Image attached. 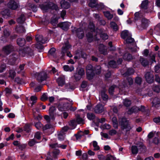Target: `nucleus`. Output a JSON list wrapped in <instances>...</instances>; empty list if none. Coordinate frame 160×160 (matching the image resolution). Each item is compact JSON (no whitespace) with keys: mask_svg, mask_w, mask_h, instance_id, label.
I'll return each instance as SVG.
<instances>
[{"mask_svg":"<svg viewBox=\"0 0 160 160\" xmlns=\"http://www.w3.org/2000/svg\"><path fill=\"white\" fill-rule=\"evenodd\" d=\"M123 87H119V88H117L116 85L111 86L109 89V92L111 95H113V92L115 90H119V92L121 94H125V92H126V90L128 89V86L127 84H125L123 85Z\"/></svg>","mask_w":160,"mask_h":160,"instance_id":"3","label":"nucleus"},{"mask_svg":"<svg viewBox=\"0 0 160 160\" xmlns=\"http://www.w3.org/2000/svg\"><path fill=\"white\" fill-rule=\"evenodd\" d=\"M83 135V133L82 132H80L77 134L75 135V137L77 140L80 139L82 136Z\"/></svg>","mask_w":160,"mask_h":160,"instance_id":"55","label":"nucleus"},{"mask_svg":"<svg viewBox=\"0 0 160 160\" xmlns=\"http://www.w3.org/2000/svg\"><path fill=\"white\" fill-rule=\"evenodd\" d=\"M149 24L148 20L145 18H143L141 20V27L143 28L147 27Z\"/></svg>","mask_w":160,"mask_h":160,"instance_id":"19","label":"nucleus"},{"mask_svg":"<svg viewBox=\"0 0 160 160\" xmlns=\"http://www.w3.org/2000/svg\"><path fill=\"white\" fill-rule=\"evenodd\" d=\"M128 31L126 30L123 31L121 33V38L124 39H127L128 37L131 35Z\"/></svg>","mask_w":160,"mask_h":160,"instance_id":"22","label":"nucleus"},{"mask_svg":"<svg viewBox=\"0 0 160 160\" xmlns=\"http://www.w3.org/2000/svg\"><path fill=\"white\" fill-rule=\"evenodd\" d=\"M139 108L136 106L132 107L128 111V113L131 114L133 112H136L139 111Z\"/></svg>","mask_w":160,"mask_h":160,"instance_id":"24","label":"nucleus"},{"mask_svg":"<svg viewBox=\"0 0 160 160\" xmlns=\"http://www.w3.org/2000/svg\"><path fill=\"white\" fill-rule=\"evenodd\" d=\"M31 129V126L28 124H25L23 130L27 132H29Z\"/></svg>","mask_w":160,"mask_h":160,"instance_id":"45","label":"nucleus"},{"mask_svg":"<svg viewBox=\"0 0 160 160\" xmlns=\"http://www.w3.org/2000/svg\"><path fill=\"white\" fill-rule=\"evenodd\" d=\"M13 50V47L9 45L4 47L2 49V52L6 55H8Z\"/></svg>","mask_w":160,"mask_h":160,"instance_id":"11","label":"nucleus"},{"mask_svg":"<svg viewBox=\"0 0 160 160\" xmlns=\"http://www.w3.org/2000/svg\"><path fill=\"white\" fill-rule=\"evenodd\" d=\"M88 5L91 8H94L97 5L98 0H89Z\"/></svg>","mask_w":160,"mask_h":160,"instance_id":"30","label":"nucleus"},{"mask_svg":"<svg viewBox=\"0 0 160 160\" xmlns=\"http://www.w3.org/2000/svg\"><path fill=\"white\" fill-rule=\"evenodd\" d=\"M33 115L35 119L37 120H40L42 118V117L40 115L38 114L37 116L34 113V110H33Z\"/></svg>","mask_w":160,"mask_h":160,"instance_id":"58","label":"nucleus"},{"mask_svg":"<svg viewBox=\"0 0 160 160\" xmlns=\"http://www.w3.org/2000/svg\"><path fill=\"white\" fill-rule=\"evenodd\" d=\"M69 125L72 129H74L76 126V123L75 120H72L70 121Z\"/></svg>","mask_w":160,"mask_h":160,"instance_id":"44","label":"nucleus"},{"mask_svg":"<svg viewBox=\"0 0 160 160\" xmlns=\"http://www.w3.org/2000/svg\"><path fill=\"white\" fill-rule=\"evenodd\" d=\"M123 103L125 106L128 107L131 104V101L128 99H125L123 102Z\"/></svg>","mask_w":160,"mask_h":160,"instance_id":"54","label":"nucleus"},{"mask_svg":"<svg viewBox=\"0 0 160 160\" xmlns=\"http://www.w3.org/2000/svg\"><path fill=\"white\" fill-rule=\"evenodd\" d=\"M72 31L73 34H76L80 39L82 38L84 36V32L83 29L80 28L77 29L75 27H72Z\"/></svg>","mask_w":160,"mask_h":160,"instance_id":"7","label":"nucleus"},{"mask_svg":"<svg viewBox=\"0 0 160 160\" xmlns=\"http://www.w3.org/2000/svg\"><path fill=\"white\" fill-rule=\"evenodd\" d=\"M113 127L115 128H118V123L117 118L116 117H113L112 119Z\"/></svg>","mask_w":160,"mask_h":160,"instance_id":"36","label":"nucleus"},{"mask_svg":"<svg viewBox=\"0 0 160 160\" xmlns=\"http://www.w3.org/2000/svg\"><path fill=\"white\" fill-rule=\"evenodd\" d=\"M3 33L4 35L6 37L9 36L10 35V32L8 28H5L4 30Z\"/></svg>","mask_w":160,"mask_h":160,"instance_id":"64","label":"nucleus"},{"mask_svg":"<svg viewBox=\"0 0 160 160\" xmlns=\"http://www.w3.org/2000/svg\"><path fill=\"white\" fill-rule=\"evenodd\" d=\"M8 6L11 9L15 10L19 7V5L18 2L11 0L8 4Z\"/></svg>","mask_w":160,"mask_h":160,"instance_id":"12","label":"nucleus"},{"mask_svg":"<svg viewBox=\"0 0 160 160\" xmlns=\"http://www.w3.org/2000/svg\"><path fill=\"white\" fill-rule=\"evenodd\" d=\"M86 70L87 78L88 79L90 80L94 75L92 66L91 65H88L86 67Z\"/></svg>","mask_w":160,"mask_h":160,"instance_id":"5","label":"nucleus"},{"mask_svg":"<svg viewBox=\"0 0 160 160\" xmlns=\"http://www.w3.org/2000/svg\"><path fill=\"white\" fill-rule=\"evenodd\" d=\"M76 121L79 124H82L84 123V120L82 118H81L79 115H77V116Z\"/></svg>","mask_w":160,"mask_h":160,"instance_id":"42","label":"nucleus"},{"mask_svg":"<svg viewBox=\"0 0 160 160\" xmlns=\"http://www.w3.org/2000/svg\"><path fill=\"white\" fill-rule=\"evenodd\" d=\"M105 17L108 19H111L113 17L112 14H111L109 12L106 11L104 12Z\"/></svg>","mask_w":160,"mask_h":160,"instance_id":"39","label":"nucleus"},{"mask_svg":"<svg viewBox=\"0 0 160 160\" xmlns=\"http://www.w3.org/2000/svg\"><path fill=\"white\" fill-rule=\"evenodd\" d=\"M93 146L94 148V150L95 151H97L99 149V146L98 145L97 142L96 141H93L92 142Z\"/></svg>","mask_w":160,"mask_h":160,"instance_id":"48","label":"nucleus"},{"mask_svg":"<svg viewBox=\"0 0 160 160\" xmlns=\"http://www.w3.org/2000/svg\"><path fill=\"white\" fill-rule=\"evenodd\" d=\"M35 126L38 130L43 129V125L40 122L34 123Z\"/></svg>","mask_w":160,"mask_h":160,"instance_id":"34","label":"nucleus"},{"mask_svg":"<svg viewBox=\"0 0 160 160\" xmlns=\"http://www.w3.org/2000/svg\"><path fill=\"white\" fill-rule=\"evenodd\" d=\"M27 50L28 54L31 57L33 56L34 54L33 51L29 48L27 47Z\"/></svg>","mask_w":160,"mask_h":160,"instance_id":"61","label":"nucleus"},{"mask_svg":"<svg viewBox=\"0 0 160 160\" xmlns=\"http://www.w3.org/2000/svg\"><path fill=\"white\" fill-rule=\"evenodd\" d=\"M25 19L26 18L24 15L23 14H22L17 19V21L18 23H22L25 21Z\"/></svg>","mask_w":160,"mask_h":160,"instance_id":"26","label":"nucleus"},{"mask_svg":"<svg viewBox=\"0 0 160 160\" xmlns=\"http://www.w3.org/2000/svg\"><path fill=\"white\" fill-rule=\"evenodd\" d=\"M25 64H22L20 65L19 66V68L18 69V70L17 71V73H19L21 72H23V71L24 70V67L25 66Z\"/></svg>","mask_w":160,"mask_h":160,"instance_id":"51","label":"nucleus"},{"mask_svg":"<svg viewBox=\"0 0 160 160\" xmlns=\"http://www.w3.org/2000/svg\"><path fill=\"white\" fill-rule=\"evenodd\" d=\"M2 17L5 18H7L10 16V13L8 9H6L1 12Z\"/></svg>","mask_w":160,"mask_h":160,"instance_id":"20","label":"nucleus"},{"mask_svg":"<svg viewBox=\"0 0 160 160\" xmlns=\"http://www.w3.org/2000/svg\"><path fill=\"white\" fill-rule=\"evenodd\" d=\"M152 89L153 90L157 92H160V87L158 85H154L153 86Z\"/></svg>","mask_w":160,"mask_h":160,"instance_id":"60","label":"nucleus"},{"mask_svg":"<svg viewBox=\"0 0 160 160\" xmlns=\"http://www.w3.org/2000/svg\"><path fill=\"white\" fill-rule=\"evenodd\" d=\"M58 25L63 30H67L70 26L69 23L67 22L59 23Z\"/></svg>","mask_w":160,"mask_h":160,"instance_id":"16","label":"nucleus"},{"mask_svg":"<svg viewBox=\"0 0 160 160\" xmlns=\"http://www.w3.org/2000/svg\"><path fill=\"white\" fill-rule=\"evenodd\" d=\"M119 122L122 129H125L127 131H129L131 129V127L130 126L126 118H123L121 119H120Z\"/></svg>","mask_w":160,"mask_h":160,"instance_id":"6","label":"nucleus"},{"mask_svg":"<svg viewBox=\"0 0 160 160\" xmlns=\"http://www.w3.org/2000/svg\"><path fill=\"white\" fill-rule=\"evenodd\" d=\"M37 141L35 140L34 139H30L28 143V145L30 147L33 146L36 143H38Z\"/></svg>","mask_w":160,"mask_h":160,"instance_id":"40","label":"nucleus"},{"mask_svg":"<svg viewBox=\"0 0 160 160\" xmlns=\"http://www.w3.org/2000/svg\"><path fill=\"white\" fill-rule=\"evenodd\" d=\"M33 75L37 76V79L39 82H42L45 80L47 77V73L45 72H42L39 73L35 72L33 74Z\"/></svg>","mask_w":160,"mask_h":160,"instance_id":"8","label":"nucleus"},{"mask_svg":"<svg viewBox=\"0 0 160 160\" xmlns=\"http://www.w3.org/2000/svg\"><path fill=\"white\" fill-rule=\"evenodd\" d=\"M109 66L112 68H115L117 67V64L114 61H111L109 62Z\"/></svg>","mask_w":160,"mask_h":160,"instance_id":"52","label":"nucleus"},{"mask_svg":"<svg viewBox=\"0 0 160 160\" xmlns=\"http://www.w3.org/2000/svg\"><path fill=\"white\" fill-rule=\"evenodd\" d=\"M139 60L141 64L143 67H146L149 64V62L148 61L147 59L143 58L141 57L140 58Z\"/></svg>","mask_w":160,"mask_h":160,"instance_id":"23","label":"nucleus"},{"mask_svg":"<svg viewBox=\"0 0 160 160\" xmlns=\"http://www.w3.org/2000/svg\"><path fill=\"white\" fill-rule=\"evenodd\" d=\"M134 41V39L131 38V35L128 37L126 39V42L128 43H132Z\"/></svg>","mask_w":160,"mask_h":160,"instance_id":"62","label":"nucleus"},{"mask_svg":"<svg viewBox=\"0 0 160 160\" xmlns=\"http://www.w3.org/2000/svg\"><path fill=\"white\" fill-rule=\"evenodd\" d=\"M58 23V19L54 18H52L51 21V23L54 26H55Z\"/></svg>","mask_w":160,"mask_h":160,"instance_id":"57","label":"nucleus"},{"mask_svg":"<svg viewBox=\"0 0 160 160\" xmlns=\"http://www.w3.org/2000/svg\"><path fill=\"white\" fill-rule=\"evenodd\" d=\"M104 110L103 106L101 104L97 105L94 108V111L97 113H102Z\"/></svg>","mask_w":160,"mask_h":160,"instance_id":"14","label":"nucleus"},{"mask_svg":"<svg viewBox=\"0 0 160 160\" xmlns=\"http://www.w3.org/2000/svg\"><path fill=\"white\" fill-rule=\"evenodd\" d=\"M88 28L91 31V32L86 34L87 40L88 42H91L93 40H97V37L95 36L96 34V31H95L94 25L93 22H90L88 26ZM97 29L96 30H97Z\"/></svg>","mask_w":160,"mask_h":160,"instance_id":"2","label":"nucleus"},{"mask_svg":"<svg viewBox=\"0 0 160 160\" xmlns=\"http://www.w3.org/2000/svg\"><path fill=\"white\" fill-rule=\"evenodd\" d=\"M98 36H100L101 38L104 40L108 39V35L107 34L104 33L102 30L98 29L96 31V34L95 36L96 37H97V40H97L99 39L98 38Z\"/></svg>","mask_w":160,"mask_h":160,"instance_id":"10","label":"nucleus"},{"mask_svg":"<svg viewBox=\"0 0 160 160\" xmlns=\"http://www.w3.org/2000/svg\"><path fill=\"white\" fill-rule=\"evenodd\" d=\"M134 72V70L133 69L131 68H128L127 72L124 73V75L125 76L129 75L132 74Z\"/></svg>","mask_w":160,"mask_h":160,"instance_id":"43","label":"nucleus"},{"mask_svg":"<svg viewBox=\"0 0 160 160\" xmlns=\"http://www.w3.org/2000/svg\"><path fill=\"white\" fill-rule=\"evenodd\" d=\"M111 127V126L108 124L105 123L101 125L100 128L102 129H109Z\"/></svg>","mask_w":160,"mask_h":160,"instance_id":"41","label":"nucleus"},{"mask_svg":"<svg viewBox=\"0 0 160 160\" xmlns=\"http://www.w3.org/2000/svg\"><path fill=\"white\" fill-rule=\"evenodd\" d=\"M158 99L157 98H155L153 102L152 106L155 107L156 108H158L160 106V101L158 100L157 102L156 101Z\"/></svg>","mask_w":160,"mask_h":160,"instance_id":"31","label":"nucleus"},{"mask_svg":"<svg viewBox=\"0 0 160 160\" xmlns=\"http://www.w3.org/2000/svg\"><path fill=\"white\" fill-rule=\"evenodd\" d=\"M51 128L53 129L52 126L50 124H47L44 126H43L42 130L43 131H45L47 129Z\"/></svg>","mask_w":160,"mask_h":160,"instance_id":"59","label":"nucleus"},{"mask_svg":"<svg viewBox=\"0 0 160 160\" xmlns=\"http://www.w3.org/2000/svg\"><path fill=\"white\" fill-rule=\"evenodd\" d=\"M64 71H66L72 72L74 70V68L72 65L69 66L68 65H64L63 67Z\"/></svg>","mask_w":160,"mask_h":160,"instance_id":"27","label":"nucleus"},{"mask_svg":"<svg viewBox=\"0 0 160 160\" xmlns=\"http://www.w3.org/2000/svg\"><path fill=\"white\" fill-rule=\"evenodd\" d=\"M61 103L63 104V106L61 104L58 106V109L60 111H63L69 109L70 110L72 111H75L76 108H73L71 107L72 104L71 102H72L71 100L68 98H62L60 99Z\"/></svg>","mask_w":160,"mask_h":160,"instance_id":"1","label":"nucleus"},{"mask_svg":"<svg viewBox=\"0 0 160 160\" xmlns=\"http://www.w3.org/2000/svg\"><path fill=\"white\" fill-rule=\"evenodd\" d=\"M57 81L58 85L62 87L65 83L64 77L63 76L59 77L57 79Z\"/></svg>","mask_w":160,"mask_h":160,"instance_id":"18","label":"nucleus"},{"mask_svg":"<svg viewBox=\"0 0 160 160\" xmlns=\"http://www.w3.org/2000/svg\"><path fill=\"white\" fill-rule=\"evenodd\" d=\"M101 67L99 66H98L95 67L94 71L97 74H99L101 72Z\"/></svg>","mask_w":160,"mask_h":160,"instance_id":"56","label":"nucleus"},{"mask_svg":"<svg viewBox=\"0 0 160 160\" xmlns=\"http://www.w3.org/2000/svg\"><path fill=\"white\" fill-rule=\"evenodd\" d=\"M87 117L88 119L90 120H93L95 117L94 114L92 113H88L87 114Z\"/></svg>","mask_w":160,"mask_h":160,"instance_id":"47","label":"nucleus"},{"mask_svg":"<svg viewBox=\"0 0 160 160\" xmlns=\"http://www.w3.org/2000/svg\"><path fill=\"white\" fill-rule=\"evenodd\" d=\"M61 6L62 8L68 9L70 7L69 3L64 0L61 2Z\"/></svg>","mask_w":160,"mask_h":160,"instance_id":"21","label":"nucleus"},{"mask_svg":"<svg viewBox=\"0 0 160 160\" xmlns=\"http://www.w3.org/2000/svg\"><path fill=\"white\" fill-rule=\"evenodd\" d=\"M56 108L54 107H51L49 110V114L50 116L53 119L54 117V112L55 111Z\"/></svg>","mask_w":160,"mask_h":160,"instance_id":"32","label":"nucleus"},{"mask_svg":"<svg viewBox=\"0 0 160 160\" xmlns=\"http://www.w3.org/2000/svg\"><path fill=\"white\" fill-rule=\"evenodd\" d=\"M71 45L69 44L68 41L67 40L64 42L63 46L62 48V53L63 55L65 53H67V55L69 57H72V55L71 53L68 51V50L71 48Z\"/></svg>","mask_w":160,"mask_h":160,"instance_id":"4","label":"nucleus"},{"mask_svg":"<svg viewBox=\"0 0 160 160\" xmlns=\"http://www.w3.org/2000/svg\"><path fill=\"white\" fill-rule=\"evenodd\" d=\"M25 40L23 38H19L17 39V44L21 47L23 46L25 44Z\"/></svg>","mask_w":160,"mask_h":160,"instance_id":"28","label":"nucleus"},{"mask_svg":"<svg viewBox=\"0 0 160 160\" xmlns=\"http://www.w3.org/2000/svg\"><path fill=\"white\" fill-rule=\"evenodd\" d=\"M16 30L18 32H24L25 31L24 28L22 26L17 27L16 28Z\"/></svg>","mask_w":160,"mask_h":160,"instance_id":"49","label":"nucleus"},{"mask_svg":"<svg viewBox=\"0 0 160 160\" xmlns=\"http://www.w3.org/2000/svg\"><path fill=\"white\" fill-rule=\"evenodd\" d=\"M41 8L43 10H47L48 8L52 9L58 10V7L57 5L53 3L50 2L48 5H41L40 6Z\"/></svg>","mask_w":160,"mask_h":160,"instance_id":"9","label":"nucleus"},{"mask_svg":"<svg viewBox=\"0 0 160 160\" xmlns=\"http://www.w3.org/2000/svg\"><path fill=\"white\" fill-rule=\"evenodd\" d=\"M110 24V27L114 31H117L118 30V25L114 22H111Z\"/></svg>","mask_w":160,"mask_h":160,"instance_id":"29","label":"nucleus"},{"mask_svg":"<svg viewBox=\"0 0 160 160\" xmlns=\"http://www.w3.org/2000/svg\"><path fill=\"white\" fill-rule=\"evenodd\" d=\"M37 100V98L35 96H32L30 97L29 101L32 107L36 102Z\"/></svg>","mask_w":160,"mask_h":160,"instance_id":"25","label":"nucleus"},{"mask_svg":"<svg viewBox=\"0 0 160 160\" xmlns=\"http://www.w3.org/2000/svg\"><path fill=\"white\" fill-rule=\"evenodd\" d=\"M117 133V131L115 129H112L108 132V134L109 135L112 136L116 135Z\"/></svg>","mask_w":160,"mask_h":160,"instance_id":"53","label":"nucleus"},{"mask_svg":"<svg viewBox=\"0 0 160 160\" xmlns=\"http://www.w3.org/2000/svg\"><path fill=\"white\" fill-rule=\"evenodd\" d=\"M131 150L133 154H137L138 152V149L137 147L135 146H132V147Z\"/></svg>","mask_w":160,"mask_h":160,"instance_id":"50","label":"nucleus"},{"mask_svg":"<svg viewBox=\"0 0 160 160\" xmlns=\"http://www.w3.org/2000/svg\"><path fill=\"white\" fill-rule=\"evenodd\" d=\"M27 52V50L26 48L20 49L19 51V53L20 56H24L27 53L26 52Z\"/></svg>","mask_w":160,"mask_h":160,"instance_id":"35","label":"nucleus"},{"mask_svg":"<svg viewBox=\"0 0 160 160\" xmlns=\"http://www.w3.org/2000/svg\"><path fill=\"white\" fill-rule=\"evenodd\" d=\"M148 2V0H145L143 1L141 4V8L144 9H146L147 8Z\"/></svg>","mask_w":160,"mask_h":160,"instance_id":"33","label":"nucleus"},{"mask_svg":"<svg viewBox=\"0 0 160 160\" xmlns=\"http://www.w3.org/2000/svg\"><path fill=\"white\" fill-rule=\"evenodd\" d=\"M77 72L80 75L82 76L84 75L85 74L84 70L82 68H79Z\"/></svg>","mask_w":160,"mask_h":160,"instance_id":"63","label":"nucleus"},{"mask_svg":"<svg viewBox=\"0 0 160 160\" xmlns=\"http://www.w3.org/2000/svg\"><path fill=\"white\" fill-rule=\"evenodd\" d=\"M123 58L125 60L129 61L132 59V57L131 55L128 53H125L123 55Z\"/></svg>","mask_w":160,"mask_h":160,"instance_id":"37","label":"nucleus"},{"mask_svg":"<svg viewBox=\"0 0 160 160\" xmlns=\"http://www.w3.org/2000/svg\"><path fill=\"white\" fill-rule=\"evenodd\" d=\"M107 47L102 44H100L99 46V49L100 52L103 55L107 54Z\"/></svg>","mask_w":160,"mask_h":160,"instance_id":"17","label":"nucleus"},{"mask_svg":"<svg viewBox=\"0 0 160 160\" xmlns=\"http://www.w3.org/2000/svg\"><path fill=\"white\" fill-rule=\"evenodd\" d=\"M16 75V72L13 70H10L9 71V77L13 79Z\"/></svg>","mask_w":160,"mask_h":160,"instance_id":"46","label":"nucleus"},{"mask_svg":"<svg viewBox=\"0 0 160 160\" xmlns=\"http://www.w3.org/2000/svg\"><path fill=\"white\" fill-rule=\"evenodd\" d=\"M36 39L37 42L42 44L46 43L48 41V39L47 38H44L42 36L40 35H36Z\"/></svg>","mask_w":160,"mask_h":160,"instance_id":"15","label":"nucleus"},{"mask_svg":"<svg viewBox=\"0 0 160 160\" xmlns=\"http://www.w3.org/2000/svg\"><path fill=\"white\" fill-rule=\"evenodd\" d=\"M146 80L148 83H151L153 81V76L150 72L146 73L145 75Z\"/></svg>","mask_w":160,"mask_h":160,"instance_id":"13","label":"nucleus"},{"mask_svg":"<svg viewBox=\"0 0 160 160\" xmlns=\"http://www.w3.org/2000/svg\"><path fill=\"white\" fill-rule=\"evenodd\" d=\"M101 95L103 100L106 101L108 99V96L106 93L104 91H102L101 92Z\"/></svg>","mask_w":160,"mask_h":160,"instance_id":"38","label":"nucleus"}]
</instances>
